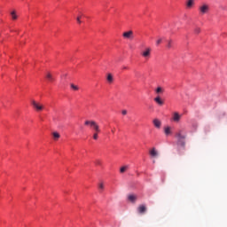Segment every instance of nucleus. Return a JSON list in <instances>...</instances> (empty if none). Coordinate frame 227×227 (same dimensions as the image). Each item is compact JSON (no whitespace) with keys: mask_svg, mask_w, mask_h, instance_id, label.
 <instances>
[{"mask_svg":"<svg viewBox=\"0 0 227 227\" xmlns=\"http://www.w3.org/2000/svg\"><path fill=\"white\" fill-rule=\"evenodd\" d=\"M176 137H177V145H180V146H185L186 135L184 133V130H179L176 134Z\"/></svg>","mask_w":227,"mask_h":227,"instance_id":"f257e3e1","label":"nucleus"},{"mask_svg":"<svg viewBox=\"0 0 227 227\" xmlns=\"http://www.w3.org/2000/svg\"><path fill=\"white\" fill-rule=\"evenodd\" d=\"M84 125H89L94 132H100V126L95 121H85Z\"/></svg>","mask_w":227,"mask_h":227,"instance_id":"20e7f679","label":"nucleus"},{"mask_svg":"<svg viewBox=\"0 0 227 227\" xmlns=\"http://www.w3.org/2000/svg\"><path fill=\"white\" fill-rule=\"evenodd\" d=\"M164 133L166 134V136H169V134H171V128L170 127H166L164 129Z\"/></svg>","mask_w":227,"mask_h":227,"instance_id":"412c9836","label":"nucleus"},{"mask_svg":"<svg viewBox=\"0 0 227 227\" xmlns=\"http://www.w3.org/2000/svg\"><path fill=\"white\" fill-rule=\"evenodd\" d=\"M11 16L13 20H17V19H19V16H17V11H12Z\"/></svg>","mask_w":227,"mask_h":227,"instance_id":"2eb2a0df","label":"nucleus"},{"mask_svg":"<svg viewBox=\"0 0 227 227\" xmlns=\"http://www.w3.org/2000/svg\"><path fill=\"white\" fill-rule=\"evenodd\" d=\"M123 69H124V70H127V67H124Z\"/></svg>","mask_w":227,"mask_h":227,"instance_id":"2f4dec72","label":"nucleus"},{"mask_svg":"<svg viewBox=\"0 0 227 227\" xmlns=\"http://www.w3.org/2000/svg\"><path fill=\"white\" fill-rule=\"evenodd\" d=\"M194 33H195L196 35H200V33H201V28L196 27V28L194 29Z\"/></svg>","mask_w":227,"mask_h":227,"instance_id":"393cba45","label":"nucleus"},{"mask_svg":"<svg viewBox=\"0 0 227 227\" xmlns=\"http://www.w3.org/2000/svg\"><path fill=\"white\" fill-rule=\"evenodd\" d=\"M182 118V115L178 114V112H175L172 116V120L175 121V123H178Z\"/></svg>","mask_w":227,"mask_h":227,"instance_id":"0eeeda50","label":"nucleus"},{"mask_svg":"<svg viewBox=\"0 0 227 227\" xmlns=\"http://www.w3.org/2000/svg\"><path fill=\"white\" fill-rule=\"evenodd\" d=\"M153 123L154 127H156V129H160V126L162 125V123L160 122V121H159V119H154L153 121Z\"/></svg>","mask_w":227,"mask_h":227,"instance_id":"ddd939ff","label":"nucleus"},{"mask_svg":"<svg viewBox=\"0 0 227 227\" xmlns=\"http://www.w3.org/2000/svg\"><path fill=\"white\" fill-rule=\"evenodd\" d=\"M96 164H97L98 166H102V161L97 160V161H96Z\"/></svg>","mask_w":227,"mask_h":227,"instance_id":"bb28decb","label":"nucleus"},{"mask_svg":"<svg viewBox=\"0 0 227 227\" xmlns=\"http://www.w3.org/2000/svg\"><path fill=\"white\" fill-rule=\"evenodd\" d=\"M187 8H191L192 6H194V0H188L186 3Z\"/></svg>","mask_w":227,"mask_h":227,"instance_id":"aec40b11","label":"nucleus"},{"mask_svg":"<svg viewBox=\"0 0 227 227\" xmlns=\"http://www.w3.org/2000/svg\"><path fill=\"white\" fill-rule=\"evenodd\" d=\"M138 214H145L146 212V206L145 205H140L137 207Z\"/></svg>","mask_w":227,"mask_h":227,"instance_id":"9d476101","label":"nucleus"},{"mask_svg":"<svg viewBox=\"0 0 227 227\" xmlns=\"http://www.w3.org/2000/svg\"><path fill=\"white\" fill-rule=\"evenodd\" d=\"M128 200L129 201H130L131 203H136V201L137 200V196L135 194H129L128 196Z\"/></svg>","mask_w":227,"mask_h":227,"instance_id":"1a4fd4ad","label":"nucleus"},{"mask_svg":"<svg viewBox=\"0 0 227 227\" xmlns=\"http://www.w3.org/2000/svg\"><path fill=\"white\" fill-rule=\"evenodd\" d=\"M154 102H156V104H158V106H164V101H162V99L160 98V96H157L154 98Z\"/></svg>","mask_w":227,"mask_h":227,"instance_id":"f8f14e48","label":"nucleus"},{"mask_svg":"<svg viewBox=\"0 0 227 227\" xmlns=\"http://www.w3.org/2000/svg\"><path fill=\"white\" fill-rule=\"evenodd\" d=\"M52 137H53L54 141H58V139H59V137H61V135H59V134L58 133V131H54V132L52 133Z\"/></svg>","mask_w":227,"mask_h":227,"instance_id":"4468645a","label":"nucleus"},{"mask_svg":"<svg viewBox=\"0 0 227 227\" xmlns=\"http://www.w3.org/2000/svg\"><path fill=\"white\" fill-rule=\"evenodd\" d=\"M121 114H123V116H125L127 114V110H122Z\"/></svg>","mask_w":227,"mask_h":227,"instance_id":"c85d7f7f","label":"nucleus"},{"mask_svg":"<svg viewBox=\"0 0 227 227\" xmlns=\"http://www.w3.org/2000/svg\"><path fill=\"white\" fill-rule=\"evenodd\" d=\"M76 20H77V22H78V24H81V17H77V19H76Z\"/></svg>","mask_w":227,"mask_h":227,"instance_id":"c756f323","label":"nucleus"},{"mask_svg":"<svg viewBox=\"0 0 227 227\" xmlns=\"http://www.w3.org/2000/svg\"><path fill=\"white\" fill-rule=\"evenodd\" d=\"M127 169H129V166H123L121 168L120 172L125 173V171H127Z\"/></svg>","mask_w":227,"mask_h":227,"instance_id":"b1692460","label":"nucleus"},{"mask_svg":"<svg viewBox=\"0 0 227 227\" xmlns=\"http://www.w3.org/2000/svg\"><path fill=\"white\" fill-rule=\"evenodd\" d=\"M46 79H48V81H50V82H52L54 81V77L52 76V74L51 73L46 74Z\"/></svg>","mask_w":227,"mask_h":227,"instance_id":"dca6fc26","label":"nucleus"},{"mask_svg":"<svg viewBox=\"0 0 227 227\" xmlns=\"http://www.w3.org/2000/svg\"><path fill=\"white\" fill-rule=\"evenodd\" d=\"M84 125H89L94 132H100V126L95 121H85Z\"/></svg>","mask_w":227,"mask_h":227,"instance_id":"7ed1b4c3","label":"nucleus"},{"mask_svg":"<svg viewBox=\"0 0 227 227\" xmlns=\"http://www.w3.org/2000/svg\"><path fill=\"white\" fill-rule=\"evenodd\" d=\"M106 80L108 81V82H109L110 84H112L113 81H114V78H113V74H107V77H106Z\"/></svg>","mask_w":227,"mask_h":227,"instance_id":"6ab92c4d","label":"nucleus"},{"mask_svg":"<svg viewBox=\"0 0 227 227\" xmlns=\"http://www.w3.org/2000/svg\"><path fill=\"white\" fill-rule=\"evenodd\" d=\"M167 49H173V40L167 41Z\"/></svg>","mask_w":227,"mask_h":227,"instance_id":"a211bd4d","label":"nucleus"},{"mask_svg":"<svg viewBox=\"0 0 227 227\" xmlns=\"http://www.w3.org/2000/svg\"><path fill=\"white\" fill-rule=\"evenodd\" d=\"M160 43H162V38H159L157 41H156V45H160Z\"/></svg>","mask_w":227,"mask_h":227,"instance_id":"a878e982","label":"nucleus"},{"mask_svg":"<svg viewBox=\"0 0 227 227\" xmlns=\"http://www.w3.org/2000/svg\"><path fill=\"white\" fill-rule=\"evenodd\" d=\"M114 131H115V129H112V134H114Z\"/></svg>","mask_w":227,"mask_h":227,"instance_id":"7c9ffc66","label":"nucleus"},{"mask_svg":"<svg viewBox=\"0 0 227 227\" xmlns=\"http://www.w3.org/2000/svg\"><path fill=\"white\" fill-rule=\"evenodd\" d=\"M151 157H159V152H157V149L153 147L150 152H149Z\"/></svg>","mask_w":227,"mask_h":227,"instance_id":"9b49d317","label":"nucleus"},{"mask_svg":"<svg viewBox=\"0 0 227 227\" xmlns=\"http://www.w3.org/2000/svg\"><path fill=\"white\" fill-rule=\"evenodd\" d=\"M98 134H100V132L94 131L92 136L94 141H97L98 139Z\"/></svg>","mask_w":227,"mask_h":227,"instance_id":"4be33fe9","label":"nucleus"},{"mask_svg":"<svg viewBox=\"0 0 227 227\" xmlns=\"http://www.w3.org/2000/svg\"><path fill=\"white\" fill-rule=\"evenodd\" d=\"M70 86H71L72 90H74V91H78L79 86H77V85H75L74 83H71Z\"/></svg>","mask_w":227,"mask_h":227,"instance_id":"5701e85b","label":"nucleus"},{"mask_svg":"<svg viewBox=\"0 0 227 227\" xmlns=\"http://www.w3.org/2000/svg\"><path fill=\"white\" fill-rule=\"evenodd\" d=\"M99 189H101L103 191V189H104V184L103 183L99 184Z\"/></svg>","mask_w":227,"mask_h":227,"instance_id":"cd10ccee","label":"nucleus"},{"mask_svg":"<svg viewBox=\"0 0 227 227\" xmlns=\"http://www.w3.org/2000/svg\"><path fill=\"white\" fill-rule=\"evenodd\" d=\"M122 36H123V38H127V39L134 38V32L132 30L124 32L122 34Z\"/></svg>","mask_w":227,"mask_h":227,"instance_id":"6e6552de","label":"nucleus"},{"mask_svg":"<svg viewBox=\"0 0 227 227\" xmlns=\"http://www.w3.org/2000/svg\"><path fill=\"white\" fill-rule=\"evenodd\" d=\"M31 106L33 107V109H35L36 111V113H42V111H43V109H45V106H43V104L35 101V99H33L31 101Z\"/></svg>","mask_w":227,"mask_h":227,"instance_id":"f03ea898","label":"nucleus"},{"mask_svg":"<svg viewBox=\"0 0 227 227\" xmlns=\"http://www.w3.org/2000/svg\"><path fill=\"white\" fill-rule=\"evenodd\" d=\"M155 92L157 93V95H160L164 93V89L162 87H157V89L155 90Z\"/></svg>","mask_w":227,"mask_h":227,"instance_id":"f3484780","label":"nucleus"},{"mask_svg":"<svg viewBox=\"0 0 227 227\" xmlns=\"http://www.w3.org/2000/svg\"><path fill=\"white\" fill-rule=\"evenodd\" d=\"M210 12V5L207 4H202L199 6V13L200 15H207Z\"/></svg>","mask_w":227,"mask_h":227,"instance_id":"39448f33","label":"nucleus"},{"mask_svg":"<svg viewBox=\"0 0 227 227\" xmlns=\"http://www.w3.org/2000/svg\"><path fill=\"white\" fill-rule=\"evenodd\" d=\"M152 54V48H145L144 51H142L141 55L143 56V58H145V59H148V58H150Z\"/></svg>","mask_w":227,"mask_h":227,"instance_id":"423d86ee","label":"nucleus"}]
</instances>
